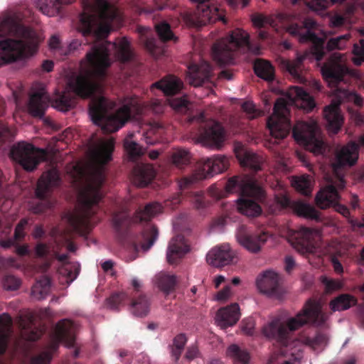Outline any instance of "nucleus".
I'll return each instance as SVG.
<instances>
[{
  "label": "nucleus",
  "instance_id": "a18cd8bd",
  "mask_svg": "<svg viewBox=\"0 0 364 364\" xmlns=\"http://www.w3.org/2000/svg\"><path fill=\"white\" fill-rule=\"evenodd\" d=\"M188 122L196 123L198 131L193 134V139L196 144H200L202 146H205V111H201L198 116H193L189 118Z\"/></svg>",
  "mask_w": 364,
  "mask_h": 364
},
{
  "label": "nucleus",
  "instance_id": "39448f33",
  "mask_svg": "<svg viewBox=\"0 0 364 364\" xmlns=\"http://www.w3.org/2000/svg\"><path fill=\"white\" fill-rule=\"evenodd\" d=\"M0 26L5 33L16 38L0 41V63L23 60L37 52L41 38L35 30L23 25L20 14L7 16Z\"/></svg>",
  "mask_w": 364,
  "mask_h": 364
},
{
  "label": "nucleus",
  "instance_id": "09e8293b",
  "mask_svg": "<svg viewBox=\"0 0 364 364\" xmlns=\"http://www.w3.org/2000/svg\"><path fill=\"white\" fill-rule=\"evenodd\" d=\"M293 186L303 195L309 196L311 193V177L304 175L292 180Z\"/></svg>",
  "mask_w": 364,
  "mask_h": 364
},
{
  "label": "nucleus",
  "instance_id": "412c9836",
  "mask_svg": "<svg viewBox=\"0 0 364 364\" xmlns=\"http://www.w3.org/2000/svg\"><path fill=\"white\" fill-rule=\"evenodd\" d=\"M280 276L274 271L267 270L260 274L256 285L260 293L269 297H279L281 294Z\"/></svg>",
  "mask_w": 364,
  "mask_h": 364
},
{
  "label": "nucleus",
  "instance_id": "58836bf2",
  "mask_svg": "<svg viewBox=\"0 0 364 364\" xmlns=\"http://www.w3.org/2000/svg\"><path fill=\"white\" fill-rule=\"evenodd\" d=\"M228 160L224 156H216L206 159V178L220 173L228 168Z\"/></svg>",
  "mask_w": 364,
  "mask_h": 364
},
{
  "label": "nucleus",
  "instance_id": "f704fd0d",
  "mask_svg": "<svg viewBox=\"0 0 364 364\" xmlns=\"http://www.w3.org/2000/svg\"><path fill=\"white\" fill-rule=\"evenodd\" d=\"M186 80L194 87L203 85L205 82V66L203 59L200 64L191 63L188 67Z\"/></svg>",
  "mask_w": 364,
  "mask_h": 364
},
{
  "label": "nucleus",
  "instance_id": "0eeeda50",
  "mask_svg": "<svg viewBox=\"0 0 364 364\" xmlns=\"http://www.w3.org/2000/svg\"><path fill=\"white\" fill-rule=\"evenodd\" d=\"M292 105L307 112L315 107L314 101L308 92L299 87H291L283 97L276 101L273 114L267 120L270 134L275 139H283L289 133V107Z\"/></svg>",
  "mask_w": 364,
  "mask_h": 364
},
{
  "label": "nucleus",
  "instance_id": "1a4fd4ad",
  "mask_svg": "<svg viewBox=\"0 0 364 364\" xmlns=\"http://www.w3.org/2000/svg\"><path fill=\"white\" fill-rule=\"evenodd\" d=\"M239 48L246 49L255 54L259 53V48L252 47L250 44L249 34L244 30L237 28L228 38L214 44L212 55L220 65H230L233 63L235 51Z\"/></svg>",
  "mask_w": 364,
  "mask_h": 364
},
{
  "label": "nucleus",
  "instance_id": "7c9ffc66",
  "mask_svg": "<svg viewBox=\"0 0 364 364\" xmlns=\"http://www.w3.org/2000/svg\"><path fill=\"white\" fill-rule=\"evenodd\" d=\"M181 82L175 76L169 75L164 77L159 81L153 83L151 90L158 89L164 92L165 95H173L180 91Z\"/></svg>",
  "mask_w": 364,
  "mask_h": 364
},
{
  "label": "nucleus",
  "instance_id": "4be33fe9",
  "mask_svg": "<svg viewBox=\"0 0 364 364\" xmlns=\"http://www.w3.org/2000/svg\"><path fill=\"white\" fill-rule=\"evenodd\" d=\"M235 156L242 166L258 171L264 162L262 156L247 149L242 143L236 142L234 146Z\"/></svg>",
  "mask_w": 364,
  "mask_h": 364
},
{
  "label": "nucleus",
  "instance_id": "2f4dec72",
  "mask_svg": "<svg viewBox=\"0 0 364 364\" xmlns=\"http://www.w3.org/2000/svg\"><path fill=\"white\" fill-rule=\"evenodd\" d=\"M307 55V53L302 55L297 53L296 59L293 60L282 58L280 60V65L282 68L289 72L293 77L302 82L304 80L301 75L302 63L306 58Z\"/></svg>",
  "mask_w": 364,
  "mask_h": 364
},
{
  "label": "nucleus",
  "instance_id": "e433bc0d",
  "mask_svg": "<svg viewBox=\"0 0 364 364\" xmlns=\"http://www.w3.org/2000/svg\"><path fill=\"white\" fill-rule=\"evenodd\" d=\"M165 132L166 128L162 124L153 122L147 125V129L143 136L148 144H154L162 139Z\"/></svg>",
  "mask_w": 364,
  "mask_h": 364
},
{
  "label": "nucleus",
  "instance_id": "f03ea898",
  "mask_svg": "<svg viewBox=\"0 0 364 364\" xmlns=\"http://www.w3.org/2000/svg\"><path fill=\"white\" fill-rule=\"evenodd\" d=\"M318 301L309 299L294 316H277L262 328L263 335L275 340L280 348L271 355L267 364H301L303 344L293 333L307 324L321 326L327 320Z\"/></svg>",
  "mask_w": 364,
  "mask_h": 364
},
{
  "label": "nucleus",
  "instance_id": "5fc2aeb1",
  "mask_svg": "<svg viewBox=\"0 0 364 364\" xmlns=\"http://www.w3.org/2000/svg\"><path fill=\"white\" fill-rule=\"evenodd\" d=\"M205 178V169L202 168L196 171L191 176L183 177L179 181V187L181 190L188 188Z\"/></svg>",
  "mask_w": 364,
  "mask_h": 364
},
{
  "label": "nucleus",
  "instance_id": "6e6552de",
  "mask_svg": "<svg viewBox=\"0 0 364 364\" xmlns=\"http://www.w3.org/2000/svg\"><path fill=\"white\" fill-rule=\"evenodd\" d=\"M112 223L120 242L135 252H139L140 250L147 251L158 237V230L154 225L145 229L139 235L131 233L129 230L131 219L126 212L114 213L112 217Z\"/></svg>",
  "mask_w": 364,
  "mask_h": 364
},
{
  "label": "nucleus",
  "instance_id": "13d9d810",
  "mask_svg": "<svg viewBox=\"0 0 364 364\" xmlns=\"http://www.w3.org/2000/svg\"><path fill=\"white\" fill-rule=\"evenodd\" d=\"M242 108L249 119H255L262 114V112L257 109L255 105L250 101L244 102L242 105Z\"/></svg>",
  "mask_w": 364,
  "mask_h": 364
},
{
  "label": "nucleus",
  "instance_id": "c85d7f7f",
  "mask_svg": "<svg viewBox=\"0 0 364 364\" xmlns=\"http://www.w3.org/2000/svg\"><path fill=\"white\" fill-rule=\"evenodd\" d=\"M155 175L156 172L152 165L136 164L132 171V181L139 187H146L152 181Z\"/></svg>",
  "mask_w": 364,
  "mask_h": 364
},
{
  "label": "nucleus",
  "instance_id": "9d476101",
  "mask_svg": "<svg viewBox=\"0 0 364 364\" xmlns=\"http://www.w3.org/2000/svg\"><path fill=\"white\" fill-rule=\"evenodd\" d=\"M75 341L74 323L68 319L60 321L55 326L47 349L32 357L31 364H49L53 353L58 350L60 343H64L67 347H72Z\"/></svg>",
  "mask_w": 364,
  "mask_h": 364
},
{
  "label": "nucleus",
  "instance_id": "b1692460",
  "mask_svg": "<svg viewBox=\"0 0 364 364\" xmlns=\"http://www.w3.org/2000/svg\"><path fill=\"white\" fill-rule=\"evenodd\" d=\"M190 250V246L182 235H177L169 242L167 250V260L175 264Z\"/></svg>",
  "mask_w": 364,
  "mask_h": 364
},
{
  "label": "nucleus",
  "instance_id": "473e14b6",
  "mask_svg": "<svg viewBox=\"0 0 364 364\" xmlns=\"http://www.w3.org/2000/svg\"><path fill=\"white\" fill-rule=\"evenodd\" d=\"M13 321L7 314L0 315V355L4 354L7 348L9 338L13 333Z\"/></svg>",
  "mask_w": 364,
  "mask_h": 364
},
{
  "label": "nucleus",
  "instance_id": "79ce46f5",
  "mask_svg": "<svg viewBox=\"0 0 364 364\" xmlns=\"http://www.w3.org/2000/svg\"><path fill=\"white\" fill-rule=\"evenodd\" d=\"M227 355L234 364H248L250 363V356L248 352L240 348L236 344H232L228 347Z\"/></svg>",
  "mask_w": 364,
  "mask_h": 364
},
{
  "label": "nucleus",
  "instance_id": "774afa93",
  "mask_svg": "<svg viewBox=\"0 0 364 364\" xmlns=\"http://www.w3.org/2000/svg\"><path fill=\"white\" fill-rule=\"evenodd\" d=\"M196 209L203 210L205 208V196L203 191L196 193L192 198Z\"/></svg>",
  "mask_w": 364,
  "mask_h": 364
},
{
  "label": "nucleus",
  "instance_id": "603ef678",
  "mask_svg": "<svg viewBox=\"0 0 364 364\" xmlns=\"http://www.w3.org/2000/svg\"><path fill=\"white\" fill-rule=\"evenodd\" d=\"M141 43L152 55H157L162 51L159 46V41L151 33H142L141 35Z\"/></svg>",
  "mask_w": 364,
  "mask_h": 364
},
{
  "label": "nucleus",
  "instance_id": "5701e85b",
  "mask_svg": "<svg viewBox=\"0 0 364 364\" xmlns=\"http://www.w3.org/2000/svg\"><path fill=\"white\" fill-rule=\"evenodd\" d=\"M50 104V97L43 89L33 92L29 97L28 112L35 118L44 117Z\"/></svg>",
  "mask_w": 364,
  "mask_h": 364
},
{
  "label": "nucleus",
  "instance_id": "dca6fc26",
  "mask_svg": "<svg viewBox=\"0 0 364 364\" xmlns=\"http://www.w3.org/2000/svg\"><path fill=\"white\" fill-rule=\"evenodd\" d=\"M277 186L279 189L275 193L274 202L278 208H272L273 213H276L278 210L290 207L299 216L314 220L319 218L318 212L313 206L299 200L291 202L287 197L283 185L277 182Z\"/></svg>",
  "mask_w": 364,
  "mask_h": 364
},
{
  "label": "nucleus",
  "instance_id": "864d4df0",
  "mask_svg": "<svg viewBox=\"0 0 364 364\" xmlns=\"http://www.w3.org/2000/svg\"><path fill=\"white\" fill-rule=\"evenodd\" d=\"M190 153L182 149L174 151L171 156L172 163L179 168H183L190 163Z\"/></svg>",
  "mask_w": 364,
  "mask_h": 364
},
{
  "label": "nucleus",
  "instance_id": "72a5a7b5",
  "mask_svg": "<svg viewBox=\"0 0 364 364\" xmlns=\"http://www.w3.org/2000/svg\"><path fill=\"white\" fill-rule=\"evenodd\" d=\"M114 144L112 139L100 141L92 150L94 157L102 165L107 164L112 159Z\"/></svg>",
  "mask_w": 364,
  "mask_h": 364
},
{
  "label": "nucleus",
  "instance_id": "f3484780",
  "mask_svg": "<svg viewBox=\"0 0 364 364\" xmlns=\"http://www.w3.org/2000/svg\"><path fill=\"white\" fill-rule=\"evenodd\" d=\"M317 237H319V232L317 230L301 227L292 233L290 241L293 247L299 253L314 254L316 248L311 240Z\"/></svg>",
  "mask_w": 364,
  "mask_h": 364
},
{
  "label": "nucleus",
  "instance_id": "ea45409f",
  "mask_svg": "<svg viewBox=\"0 0 364 364\" xmlns=\"http://www.w3.org/2000/svg\"><path fill=\"white\" fill-rule=\"evenodd\" d=\"M50 290V278L47 276H42L32 287L31 295L38 300L44 299L48 295Z\"/></svg>",
  "mask_w": 364,
  "mask_h": 364
},
{
  "label": "nucleus",
  "instance_id": "4d7b16f0",
  "mask_svg": "<svg viewBox=\"0 0 364 364\" xmlns=\"http://www.w3.org/2000/svg\"><path fill=\"white\" fill-rule=\"evenodd\" d=\"M328 337L324 334H317L314 338H306L303 343L315 350H321L328 343Z\"/></svg>",
  "mask_w": 364,
  "mask_h": 364
},
{
  "label": "nucleus",
  "instance_id": "423d86ee",
  "mask_svg": "<svg viewBox=\"0 0 364 364\" xmlns=\"http://www.w3.org/2000/svg\"><path fill=\"white\" fill-rule=\"evenodd\" d=\"M275 17L279 23L285 25L286 31L290 35L297 37L299 42H311L312 43V53L318 61L323 58L326 49L328 51L345 49L350 36V34H345L330 38L325 47L323 39L316 36L312 31L316 26V23L313 18H303L300 15L294 13H278Z\"/></svg>",
  "mask_w": 364,
  "mask_h": 364
},
{
  "label": "nucleus",
  "instance_id": "4c0bfd02",
  "mask_svg": "<svg viewBox=\"0 0 364 364\" xmlns=\"http://www.w3.org/2000/svg\"><path fill=\"white\" fill-rule=\"evenodd\" d=\"M161 205L159 203H151L142 209L136 211L132 219L133 222H147L161 211Z\"/></svg>",
  "mask_w": 364,
  "mask_h": 364
},
{
  "label": "nucleus",
  "instance_id": "f8f14e48",
  "mask_svg": "<svg viewBox=\"0 0 364 364\" xmlns=\"http://www.w3.org/2000/svg\"><path fill=\"white\" fill-rule=\"evenodd\" d=\"M47 156L46 149L37 148L25 141L14 144L10 151L12 161L28 172L36 170L41 162L46 161Z\"/></svg>",
  "mask_w": 364,
  "mask_h": 364
},
{
  "label": "nucleus",
  "instance_id": "37998d69",
  "mask_svg": "<svg viewBox=\"0 0 364 364\" xmlns=\"http://www.w3.org/2000/svg\"><path fill=\"white\" fill-rule=\"evenodd\" d=\"M355 304L356 299L354 296L343 294L333 299L330 303V306L333 311H340L348 309Z\"/></svg>",
  "mask_w": 364,
  "mask_h": 364
},
{
  "label": "nucleus",
  "instance_id": "6e6d98bb",
  "mask_svg": "<svg viewBox=\"0 0 364 364\" xmlns=\"http://www.w3.org/2000/svg\"><path fill=\"white\" fill-rule=\"evenodd\" d=\"M124 147L129 158L134 160L144 154L142 147L136 142L132 141L129 139H125L124 141Z\"/></svg>",
  "mask_w": 364,
  "mask_h": 364
},
{
  "label": "nucleus",
  "instance_id": "69168bd1",
  "mask_svg": "<svg viewBox=\"0 0 364 364\" xmlns=\"http://www.w3.org/2000/svg\"><path fill=\"white\" fill-rule=\"evenodd\" d=\"M255 321L252 318L244 319L242 322L241 330L242 333L247 336H252L254 333Z\"/></svg>",
  "mask_w": 364,
  "mask_h": 364
},
{
  "label": "nucleus",
  "instance_id": "393cba45",
  "mask_svg": "<svg viewBox=\"0 0 364 364\" xmlns=\"http://www.w3.org/2000/svg\"><path fill=\"white\" fill-rule=\"evenodd\" d=\"M240 307L237 303L220 309L215 316V322L221 328L235 325L240 319Z\"/></svg>",
  "mask_w": 364,
  "mask_h": 364
},
{
  "label": "nucleus",
  "instance_id": "c03bdc74",
  "mask_svg": "<svg viewBox=\"0 0 364 364\" xmlns=\"http://www.w3.org/2000/svg\"><path fill=\"white\" fill-rule=\"evenodd\" d=\"M177 282V277L173 274L163 273L157 277L158 287L166 295L174 291Z\"/></svg>",
  "mask_w": 364,
  "mask_h": 364
},
{
  "label": "nucleus",
  "instance_id": "20e7f679",
  "mask_svg": "<svg viewBox=\"0 0 364 364\" xmlns=\"http://www.w3.org/2000/svg\"><path fill=\"white\" fill-rule=\"evenodd\" d=\"M75 173L71 176L74 185L78 188V206L74 213H69V222L73 229L79 231L91 222L100 208V202L103 198L102 187L105 181V173L102 168L87 172L78 166H75Z\"/></svg>",
  "mask_w": 364,
  "mask_h": 364
},
{
  "label": "nucleus",
  "instance_id": "0e129e2a",
  "mask_svg": "<svg viewBox=\"0 0 364 364\" xmlns=\"http://www.w3.org/2000/svg\"><path fill=\"white\" fill-rule=\"evenodd\" d=\"M245 178H253L250 176H245L242 178L235 177L228 181L226 184L225 188L228 193H232L235 191L236 186L239 187L240 192L241 193V182Z\"/></svg>",
  "mask_w": 364,
  "mask_h": 364
},
{
  "label": "nucleus",
  "instance_id": "aec40b11",
  "mask_svg": "<svg viewBox=\"0 0 364 364\" xmlns=\"http://www.w3.org/2000/svg\"><path fill=\"white\" fill-rule=\"evenodd\" d=\"M269 235L265 232L252 233L245 226L242 225L238 230L237 240L247 251L257 253L267 241Z\"/></svg>",
  "mask_w": 364,
  "mask_h": 364
},
{
  "label": "nucleus",
  "instance_id": "6ab92c4d",
  "mask_svg": "<svg viewBox=\"0 0 364 364\" xmlns=\"http://www.w3.org/2000/svg\"><path fill=\"white\" fill-rule=\"evenodd\" d=\"M358 159V145L350 141L336 151L335 160L332 164L333 173H343L344 166L354 165Z\"/></svg>",
  "mask_w": 364,
  "mask_h": 364
},
{
  "label": "nucleus",
  "instance_id": "680f3d73",
  "mask_svg": "<svg viewBox=\"0 0 364 364\" xmlns=\"http://www.w3.org/2000/svg\"><path fill=\"white\" fill-rule=\"evenodd\" d=\"M28 225V220L26 218L21 219L19 223L16 225L14 231V238L18 242L21 240L24 236V230L26 226Z\"/></svg>",
  "mask_w": 364,
  "mask_h": 364
},
{
  "label": "nucleus",
  "instance_id": "7ed1b4c3",
  "mask_svg": "<svg viewBox=\"0 0 364 364\" xmlns=\"http://www.w3.org/2000/svg\"><path fill=\"white\" fill-rule=\"evenodd\" d=\"M346 56L345 54L333 53L329 59L321 67V74L323 79L333 90L335 99L330 105L324 109V117L327 122V128L329 132L336 134L341 129L343 124V117L341 114L339 105L345 100H353L355 104L361 105L363 99L355 93L350 92L346 88L339 87L340 83L345 82L346 75L360 79L362 74L357 70H350L346 65Z\"/></svg>",
  "mask_w": 364,
  "mask_h": 364
},
{
  "label": "nucleus",
  "instance_id": "052dcab7",
  "mask_svg": "<svg viewBox=\"0 0 364 364\" xmlns=\"http://www.w3.org/2000/svg\"><path fill=\"white\" fill-rule=\"evenodd\" d=\"M4 286L8 290H16L21 286V281L13 275H7L4 278Z\"/></svg>",
  "mask_w": 364,
  "mask_h": 364
},
{
  "label": "nucleus",
  "instance_id": "cd10ccee",
  "mask_svg": "<svg viewBox=\"0 0 364 364\" xmlns=\"http://www.w3.org/2000/svg\"><path fill=\"white\" fill-rule=\"evenodd\" d=\"M36 315L33 312H28L18 318V327L23 336L29 341H36L40 338L41 332L36 326Z\"/></svg>",
  "mask_w": 364,
  "mask_h": 364
},
{
  "label": "nucleus",
  "instance_id": "ddd939ff",
  "mask_svg": "<svg viewBox=\"0 0 364 364\" xmlns=\"http://www.w3.org/2000/svg\"><path fill=\"white\" fill-rule=\"evenodd\" d=\"M263 196V190L255 178H245L241 182V196L237 199L238 210L248 216L257 217L262 213L256 201Z\"/></svg>",
  "mask_w": 364,
  "mask_h": 364
},
{
  "label": "nucleus",
  "instance_id": "3c124183",
  "mask_svg": "<svg viewBox=\"0 0 364 364\" xmlns=\"http://www.w3.org/2000/svg\"><path fill=\"white\" fill-rule=\"evenodd\" d=\"M155 28L160 42L166 43L169 41H176L177 38L174 36L171 29V26L168 23L164 21L157 23L155 26Z\"/></svg>",
  "mask_w": 364,
  "mask_h": 364
},
{
  "label": "nucleus",
  "instance_id": "338daca9",
  "mask_svg": "<svg viewBox=\"0 0 364 364\" xmlns=\"http://www.w3.org/2000/svg\"><path fill=\"white\" fill-rule=\"evenodd\" d=\"M232 294L233 291L231 287L228 285L217 293L215 295V299L220 301H226L232 297Z\"/></svg>",
  "mask_w": 364,
  "mask_h": 364
},
{
  "label": "nucleus",
  "instance_id": "a878e982",
  "mask_svg": "<svg viewBox=\"0 0 364 364\" xmlns=\"http://www.w3.org/2000/svg\"><path fill=\"white\" fill-rule=\"evenodd\" d=\"M196 7L193 11H184L181 18L185 23L192 28H200L204 25L205 0H190Z\"/></svg>",
  "mask_w": 364,
  "mask_h": 364
},
{
  "label": "nucleus",
  "instance_id": "c9c22d12",
  "mask_svg": "<svg viewBox=\"0 0 364 364\" xmlns=\"http://www.w3.org/2000/svg\"><path fill=\"white\" fill-rule=\"evenodd\" d=\"M129 309L133 315L144 317L149 314L151 301L145 294H140L132 300L129 299Z\"/></svg>",
  "mask_w": 364,
  "mask_h": 364
},
{
  "label": "nucleus",
  "instance_id": "bf43d9fd",
  "mask_svg": "<svg viewBox=\"0 0 364 364\" xmlns=\"http://www.w3.org/2000/svg\"><path fill=\"white\" fill-rule=\"evenodd\" d=\"M309 6L314 10H322L327 8L330 4L337 2H342L344 0H307Z\"/></svg>",
  "mask_w": 364,
  "mask_h": 364
},
{
  "label": "nucleus",
  "instance_id": "a211bd4d",
  "mask_svg": "<svg viewBox=\"0 0 364 364\" xmlns=\"http://www.w3.org/2000/svg\"><path fill=\"white\" fill-rule=\"evenodd\" d=\"M206 262L213 267L220 268L237 263V254L228 244H223L209 250Z\"/></svg>",
  "mask_w": 364,
  "mask_h": 364
},
{
  "label": "nucleus",
  "instance_id": "c756f323",
  "mask_svg": "<svg viewBox=\"0 0 364 364\" xmlns=\"http://www.w3.org/2000/svg\"><path fill=\"white\" fill-rule=\"evenodd\" d=\"M36 7L43 14L54 16L60 13L64 4H70L74 0H31Z\"/></svg>",
  "mask_w": 364,
  "mask_h": 364
},
{
  "label": "nucleus",
  "instance_id": "de8ad7c7",
  "mask_svg": "<svg viewBox=\"0 0 364 364\" xmlns=\"http://www.w3.org/2000/svg\"><path fill=\"white\" fill-rule=\"evenodd\" d=\"M209 0H206V23H214L217 21H221L223 23H226L223 11L213 4H208Z\"/></svg>",
  "mask_w": 364,
  "mask_h": 364
},
{
  "label": "nucleus",
  "instance_id": "2eb2a0df",
  "mask_svg": "<svg viewBox=\"0 0 364 364\" xmlns=\"http://www.w3.org/2000/svg\"><path fill=\"white\" fill-rule=\"evenodd\" d=\"M326 186L321 189L316 196V205L326 209L335 205L339 200V191L345 188L344 173H333L326 176Z\"/></svg>",
  "mask_w": 364,
  "mask_h": 364
},
{
  "label": "nucleus",
  "instance_id": "e2e57ef3",
  "mask_svg": "<svg viewBox=\"0 0 364 364\" xmlns=\"http://www.w3.org/2000/svg\"><path fill=\"white\" fill-rule=\"evenodd\" d=\"M321 282L326 288V291L328 292L339 289L342 287L341 282L326 277L321 278Z\"/></svg>",
  "mask_w": 364,
  "mask_h": 364
},
{
  "label": "nucleus",
  "instance_id": "49530a36",
  "mask_svg": "<svg viewBox=\"0 0 364 364\" xmlns=\"http://www.w3.org/2000/svg\"><path fill=\"white\" fill-rule=\"evenodd\" d=\"M58 259L63 262V264L59 268V273L66 277V282L69 285L77 277L78 272L73 271V266L69 263H66L68 256L66 254L59 255Z\"/></svg>",
  "mask_w": 364,
  "mask_h": 364
},
{
  "label": "nucleus",
  "instance_id": "4468645a",
  "mask_svg": "<svg viewBox=\"0 0 364 364\" xmlns=\"http://www.w3.org/2000/svg\"><path fill=\"white\" fill-rule=\"evenodd\" d=\"M60 181L59 171L55 167L50 168L42 174L38 179L35 192L37 198L39 199L40 201L31 207V210L34 213L38 214L43 213L50 207L48 197L52 189L60 185Z\"/></svg>",
  "mask_w": 364,
  "mask_h": 364
},
{
  "label": "nucleus",
  "instance_id": "bb28decb",
  "mask_svg": "<svg viewBox=\"0 0 364 364\" xmlns=\"http://www.w3.org/2000/svg\"><path fill=\"white\" fill-rule=\"evenodd\" d=\"M206 148L220 149L224 144L226 136L222 126L214 121L208 123L206 121Z\"/></svg>",
  "mask_w": 364,
  "mask_h": 364
},
{
  "label": "nucleus",
  "instance_id": "f257e3e1",
  "mask_svg": "<svg viewBox=\"0 0 364 364\" xmlns=\"http://www.w3.org/2000/svg\"><path fill=\"white\" fill-rule=\"evenodd\" d=\"M82 6L79 31L86 38L85 43H93L82 61V64H87L88 71L69 82L75 96L64 92L55 100L56 107L66 112L75 106L76 96L90 98L89 114L92 122L105 133L115 132L129 120L140 115L142 107L136 97L127 98L114 114H109L114 104L104 96L102 85L93 77L103 80L106 77V70L112 63L109 46L114 48L116 57L122 63L130 61L133 53L125 37L118 43L103 41L110 33L112 23L117 17V11L107 0H82Z\"/></svg>",
  "mask_w": 364,
  "mask_h": 364
},
{
  "label": "nucleus",
  "instance_id": "9b49d317",
  "mask_svg": "<svg viewBox=\"0 0 364 364\" xmlns=\"http://www.w3.org/2000/svg\"><path fill=\"white\" fill-rule=\"evenodd\" d=\"M295 140L315 155L325 153L327 146L323 141L316 121L299 122L292 129Z\"/></svg>",
  "mask_w": 364,
  "mask_h": 364
},
{
  "label": "nucleus",
  "instance_id": "a19ab883",
  "mask_svg": "<svg viewBox=\"0 0 364 364\" xmlns=\"http://www.w3.org/2000/svg\"><path fill=\"white\" fill-rule=\"evenodd\" d=\"M257 75L267 81H272L274 77V69L272 64L267 60L258 59L254 65Z\"/></svg>",
  "mask_w": 364,
  "mask_h": 364
},
{
  "label": "nucleus",
  "instance_id": "8fccbe9b",
  "mask_svg": "<svg viewBox=\"0 0 364 364\" xmlns=\"http://www.w3.org/2000/svg\"><path fill=\"white\" fill-rule=\"evenodd\" d=\"M129 301L125 292H116L107 299V305L112 310L118 311L120 306H124Z\"/></svg>",
  "mask_w": 364,
  "mask_h": 364
}]
</instances>
